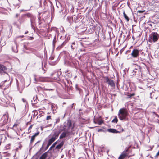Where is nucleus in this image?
<instances>
[{
	"label": "nucleus",
	"mask_w": 159,
	"mask_h": 159,
	"mask_svg": "<svg viewBox=\"0 0 159 159\" xmlns=\"http://www.w3.org/2000/svg\"><path fill=\"white\" fill-rule=\"evenodd\" d=\"M39 132H38L35 133V134H34L33 136H34V137H35L36 136H37L39 134Z\"/></svg>",
	"instance_id": "nucleus-39"
},
{
	"label": "nucleus",
	"mask_w": 159,
	"mask_h": 159,
	"mask_svg": "<svg viewBox=\"0 0 159 159\" xmlns=\"http://www.w3.org/2000/svg\"><path fill=\"white\" fill-rule=\"evenodd\" d=\"M50 145H48V144H47V146L46 148V149H47L48 148V147H49V146Z\"/></svg>",
	"instance_id": "nucleus-49"
},
{
	"label": "nucleus",
	"mask_w": 159,
	"mask_h": 159,
	"mask_svg": "<svg viewBox=\"0 0 159 159\" xmlns=\"http://www.w3.org/2000/svg\"><path fill=\"white\" fill-rule=\"evenodd\" d=\"M66 127H67L68 129H69L72 127V123L71 120H67V123L64 125Z\"/></svg>",
	"instance_id": "nucleus-10"
},
{
	"label": "nucleus",
	"mask_w": 159,
	"mask_h": 159,
	"mask_svg": "<svg viewBox=\"0 0 159 159\" xmlns=\"http://www.w3.org/2000/svg\"><path fill=\"white\" fill-rule=\"evenodd\" d=\"M131 55L132 58H137L139 55V51L136 49H134L132 51Z\"/></svg>",
	"instance_id": "nucleus-6"
},
{
	"label": "nucleus",
	"mask_w": 159,
	"mask_h": 159,
	"mask_svg": "<svg viewBox=\"0 0 159 159\" xmlns=\"http://www.w3.org/2000/svg\"><path fill=\"white\" fill-rule=\"evenodd\" d=\"M128 114L127 111L124 108H121L119 111L118 116L120 120L126 121L128 120L127 117Z\"/></svg>",
	"instance_id": "nucleus-1"
},
{
	"label": "nucleus",
	"mask_w": 159,
	"mask_h": 159,
	"mask_svg": "<svg viewBox=\"0 0 159 159\" xmlns=\"http://www.w3.org/2000/svg\"><path fill=\"white\" fill-rule=\"evenodd\" d=\"M30 9H28V10H24V9H21L20 10V12H22L23 11H28L30 10Z\"/></svg>",
	"instance_id": "nucleus-42"
},
{
	"label": "nucleus",
	"mask_w": 159,
	"mask_h": 159,
	"mask_svg": "<svg viewBox=\"0 0 159 159\" xmlns=\"http://www.w3.org/2000/svg\"><path fill=\"white\" fill-rule=\"evenodd\" d=\"M22 100L23 102H25V99L24 98H22Z\"/></svg>",
	"instance_id": "nucleus-58"
},
{
	"label": "nucleus",
	"mask_w": 159,
	"mask_h": 159,
	"mask_svg": "<svg viewBox=\"0 0 159 159\" xmlns=\"http://www.w3.org/2000/svg\"><path fill=\"white\" fill-rule=\"evenodd\" d=\"M32 126L33 125H30L29 127V128H28V129L29 130V129H30L32 128Z\"/></svg>",
	"instance_id": "nucleus-47"
},
{
	"label": "nucleus",
	"mask_w": 159,
	"mask_h": 159,
	"mask_svg": "<svg viewBox=\"0 0 159 159\" xmlns=\"http://www.w3.org/2000/svg\"><path fill=\"white\" fill-rule=\"evenodd\" d=\"M39 80L40 81H44L45 80V78L43 77H40L39 78Z\"/></svg>",
	"instance_id": "nucleus-32"
},
{
	"label": "nucleus",
	"mask_w": 159,
	"mask_h": 159,
	"mask_svg": "<svg viewBox=\"0 0 159 159\" xmlns=\"http://www.w3.org/2000/svg\"><path fill=\"white\" fill-rule=\"evenodd\" d=\"M135 94L134 93H129L128 95L127 98H131V97L134 95Z\"/></svg>",
	"instance_id": "nucleus-33"
},
{
	"label": "nucleus",
	"mask_w": 159,
	"mask_h": 159,
	"mask_svg": "<svg viewBox=\"0 0 159 159\" xmlns=\"http://www.w3.org/2000/svg\"><path fill=\"white\" fill-rule=\"evenodd\" d=\"M54 59V57H50V60H52Z\"/></svg>",
	"instance_id": "nucleus-51"
},
{
	"label": "nucleus",
	"mask_w": 159,
	"mask_h": 159,
	"mask_svg": "<svg viewBox=\"0 0 159 159\" xmlns=\"http://www.w3.org/2000/svg\"><path fill=\"white\" fill-rule=\"evenodd\" d=\"M141 72V67L140 66H138L137 68H135L132 71L133 75H138Z\"/></svg>",
	"instance_id": "nucleus-7"
},
{
	"label": "nucleus",
	"mask_w": 159,
	"mask_h": 159,
	"mask_svg": "<svg viewBox=\"0 0 159 159\" xmlns=\"http://www.w3.org/2000/svg\"><path fill=\"white\" fill-rule=\"evenodd\" d=\"M118 121V119L116 116H115V118L112 121V122L116 123Z\"/></svg>",
	"instance_id": "nucleus-31"
},
{
	"label": "nucleus",
	"mask_w": 159,
	"mask_h": 159,
	"mask_svg": "<svg viewBox=\"0 0 159 159\" xmlns=\"http://www.w3.org/2000/svg\"><path fill=\"white\" fill-rule=\"evenodd\" d=\"M35 137L34 136H32L31 137V139L30 140V144L32 143L35 139Z\"/></svg>",
	"instance_id": "nucleus-34"
},
{
	"label": "nucleus",
	"mask_w": 159,
	"mask_h": 159,
	"mask_svg": "<svg viewBox=\"0 0 159 159\" xmlns=\"http://www.w3.org/2000/svg\"><path fill=\"white\" fill-rule=\"evenodd\" d=\"M123 14L124 18L126 19L127 21H128L129 20V19L124 11L123 12Z\"/></svg>",
	"instance_id": "nucleus-27"
},
{
	"label": "nucleus",
	"mask_w": 159,
	"mask_h": 159,
	"mask_svg": "<svg viewBox=\"0 0 159 159\" xmlns=\"http://www.w3.org/2000/svg\"><path fill=\"white\" fill-rule=\"evenodd\" d=\"M55 138H51L48 141V145H51L52 143L55 141Z\"/></svg>",
	"instance_id": "nucleus-23"
},
{
	"label": "nucleus",
	"mask_w": 159,
	"mask_h": 159,
	"mask_svg": "<svg viewBox=\"0 0 159 159\" xmlns=\"http://www.w3.org/2000/svg\"><path fill=\"white\" fill-rule=\"evenodd\" d=\"M127 156V154L125 152H123L119 156L118 159H124Z\"/></svg>",
	"instance_id": "nucleus-15"
},
{
	"label": "nucleus",
	"mask_w": 159,
	"mask_h": 159,
	"mask_svg": "<svg viewBox=\"0 0 159 159\" xmlns=\"http://www.w3.org/2000/svg\"><path fill=\"white\" fill-rule=\"evenodd\" d=\"M75 104L74 103H73L72 104L71 106V108L74 109L75 108H73V106H75Z\"/></svg>",
	"instance_id": "nucleus-43"
},
{
	"label": "nucleus",
	"mask_w": 159,
	"mask_h": 159,
	"mask_svg": "<svg viewBox=\"0 0 159 159\" xmlns=\"http://www.w3.org/2000/svg\"><path fill=\"white\" fill-rule=\"evenodd\" d=\"M25 44L26 43H25L24 44V48L25 49L30 50V49L29 48H28L26 46V45Z\"/></svg>",
	"instance_id": "nucleus-36"
},
{
	"label": "nucleus",
	"mask_w": 159,
	"mask_h": 159,
	"mask_svg": "<svg viewBox=\"0 0 159 159\" xmlns=\"http://www.w3.org/2000/svg\"><path fill=\"white\" fill-rule=\"evenodd\" d=\"M67 133V132H64L62 133L61 135L60 136L59 139H61L65 138L66 136Z\"/></svg>",
	"instance_id": "nucleus-21"
},
{
	"label": "nucleus",
	"mask_w": 159,
	"mask_h": 159,
	"mask_svg": "<svg viewBox=\"0 0 159 159\" xmlns=\"http://www.w3.org/2000/svg\"><path fill=\"white\" fill-rule=\"evenodd\" d=\"M126 34H127V37L125 39H124V40L125 41L127 39L129 40L130 38V32H128V34L127 33Z\"/></svg>",
	"instance_id": "nucleus-28"
},
{
	"label": "nucleus",
	"mask_w": 159,
	"mask_h": 159,
	"mask_svg": "<svg viewBox=\"0 0 159 159\" xmlns=\"http://www.w3.org/2000/svg\"><path fill=\"white\" fill-rule=\"evenodd\" d=\"M56 42V36L55 35L54 37V38L53 40V42H52V45H53V48H55V44Z\"/></svg>",
	"instance_id": "nucleus-26"
},
{
	"label": "nucleus",
	"mask_w": 159,
	"mask_h": 159,
	"mask_svg": "<svg viewBox=\"0 0 159 159\" xmlns=\"http://www.w3.org/2000/svg\"><path fill=\"white\" fill-rule=\"evenodd\" d=\"M124 74H123V75H124L125 74V70H124Z\"/></svg>",
	"instance_id": "nucleus-61"
},
{
	"label": "nucleus",
	"mask_w": 159,
	"mask_h": 159,
	"mask_svg": "<svg viewBox=\"0 0 159 159\" xmlns=\"http://www.w3.org/2000/svg\"><path fill=\"white\" fill-rule=\"evenodd\" d=\"M30 14V13H28L26 14H22L19 18V19L18 20L19 22L21 24L27 20L26 18H29Z\"/></svg>",
	"instance_id": "nucleus-5"
},
{
	"label": "nucleus",
	"mask_w": 159,
	"mask_h": 159,
	"mask_svg": "<svg viewBox=\"0 0 159 159\" xmlns=\"http://www.w3.org/2000/svg\"><path fill=\"white\" fill-rule=\"evenodd\" d=\"M56 28L55 27H52L51 29V30H54Z\"/></svg>",
	"instance_id": "nucleus-52"
},
{
	"label": "nucleus",
	"mask_w": 159,
	"mask_h": 159,
	"mask_svg": "<svg viewBox=\"0 0 159 159\" xmlns=\"http://www.w3.org/2000/svg\"><path fill=\"white\" fill-rule=\"evenodd\" d=\"M77 62L78 63V64H79V62L78 61H77Z\"/></svg>",
	"instance_id": "nucleus-63"
},
{
	"label": "nucleus",
	"mask_w": 159,
	"mask_h": 159,
	"mask_svg": "<svg viewBox=\"0 0 159 159\" xmlns=\"http://www.w3.org/2000/svg\"><path fill=\"white\" fill-rule=\"evenodd\" d=\"M130 50H128L126 52V53L127 54V53H129L130 52Z\"/></svg>",
	"instance_id": "nucleus-54"
},
{
	"label": "nucleus",
	"mask_w": 159,
	"mask_h": 159,
	"mask_svg": "<svg viewBox=\"0 0 159 159\" xmlns=\"http://www.w3.org/2000/svg\"><path fill=\"white\" fill-rule=\"evenodd\" d=\"M144 11L139 10L138 11V12H139V13H142L144 12Z\"/></svg>",
	"instance_id": "nucleus-45"
},
{
	"label": "nucleus",
	"mask_w": 159,
	"mask_h": 159,
	"mask_svg": "<svg viewBox=\"0 0 159 159\" xmlns=\"http://www.w3.org/2000/svg\"><path fill=\"white\" fill-rule=\"evenodd\" d=\"M43 145H44V144L43 143V144L41 148H42L43 147Z\"/></svg>",
	"instance_id": "nucleus-64"
},
{
	"label": "nucleus",
	"mask_w": 159,
	"mask_h": 159,
	"mask_svg": "<svg viewBox=\"0 0 159 159\" xmlns=\"http://www.w3.org/2000/svg\"><path fill=\"white\" fill-rule=\"evenodd\" d=\"M38 25H40L42 22L41 21V17H40V14L39 13L38 16Z\"/></svg>",
	"instance_id": "nucleus-25"
},
{
	"label": "nucleus",
	"mask_w": 159,
	"mask_h": 159,
	"mask_svg": "<svg viewBox=\"0 0 159 159\" xmlns=\"http://www.w3.org/2000/svg\"><path fill=\"white\" fill-rule=\"evenodd\" d=\"M34 81H35V82H34V83H36V82L37 81V79H36V78H34Z\"/></svg>",
	"instance_id": "nucleus-53"
},
{
	"label": "nucleus",
	"mask_w": 159,
	"mask_h": 159,
	"mask_svg": "<svg viewBox=\"0 0 159 159\" xmlns=\"http://www.w3.org/2000/svg\"><path fill=\"white\" fill-rule=\"evenodd\" d=\"M159 34L155 32H152L149 35L148 38V41L149 42H155L158 39Z\"/></svg>",
	"instance_id": "nucleus-2"
},
{
	"label": "nucleus",
	"mask_w": 159,
	"mask_h": 159,
	"mask_svg": "<svg viewBox=\"0 0 159 159\" xmlns=\"http://www.w3.org/2000/svg\"><path fill=\"white\" fill-rule=\"evenodd\" d=\"M108 84L111 86V87H113L115 86L114 82L113 80H110L108 83Z\"/></svg>",
	"instance_id": "nucleus-19"
},
{
	"label": "nucleus",
	"mask_w": 159,
	"mask_h": 159,
	"mask_svg": "<svg viewBox=\"0 0 159 159\" xmlns=\"http://www.w3.org/2000/svg\"><path fill=\"white\" fill-rule=\"evenodd\" d=\"M19 15V14H16L15 16V18H17L18 16Z\"/></svg>",
	"instance_id": "nucleus-48"
},
{
	"label": "nucleus",
	"mask_w": 159,
	"mask_h": 159,
	"mask_svg": "<svg viewBox=\"0 0 159 159\" xmlns=\"http://www.w3.org/2000/svg\"><path fill=\"white\" fill-rule=\"evenodd\" d=\"M16 83L17 89L20 93H22V92L25 87V81L24 79H22L21 80V83L19 84L18 80L17 79H16Z\"/></svg>",
	"instance_id": "nucleus-3"
},
{
	"label": "nucleus",
	"mask_w": 159,
	"mask_h": 159,
	"mask_svg": "<svg viewBox=\"0 0 159 159\" xmlns=\"http://www.w3.org/2000/svg\"><path fill=\"white\" fill-rule=\"evenodd\" d=\"M123 36H124V39H125V38H125V37H126V35H123Z\"/></svg>",
	"instance_id": "nucleus-57"
},
{
	"label": "nucleus",
	"mask_w": 159,
	"mask_h": 159,
	"mask_svg": "<svg viewBox=\"0 0 159 159\" xmlns=\"http://www.w3.org/2000/svg\"><path fill=\"white\" fill-rule=\"evenodd\" d=\"M104 78H105V82H106L108 83V82L110 80V79H109V78H108V77H105Z\"/></svg>",
	"instance_id": "nucleus-35"
},
{
	"label": "nucleus",
	"mask_w": 159,
	"mask_h": 159,
	"mask_svg": "<svg viewBox=\"0 0 159 159\" xmlns=\"http://www.w3.org/2000/svg\"><path fill=\"white\" fill-rule=\"evenodd\" d=\"M38 89H39V88H41V87H37Z\"/></svg>",
	"instance_id": "nucleus-59"
},
{
	"label": "nucleus",
	"mask_w": 159,
	"mask_h": 159,
	"mask_svg": "<svg viewBox=\"0 0 159 159\" xmlns=\"http://www.w3.org/2000/svg\"><path fill=\"white\" fill-rule=\"evenodd\" d=\"M47 155L46 152H45L41 155L39 159H45L47 157Z\"/></svg>",
	"instance_id": "nucleus-24"
},
{
	"label": "nucleus",
	"mask_w": 159,
	"mask_h": 159,
	"mask_svg": "<svg viewBox=\"0 0 159 159\" xmlns=\"http://www.w3.org/2000/svg\"><path fill=\"white\" fill-rule=\"evenodd\" d=\"M7 81V80H5L4 82H2L0 84V87H1L2 89H3L5 90L7 88L9 87V85H6L5 83Z\"/></svg>",
	"instance_id": "nucleus-9"
},
{
	"label": "nucleus",
	"mask_w": 159,
	"mask_h": 159,
	"mask_svg": "<svg viewBox=\"0 0 159 159\" xmlns=\"http://www.w3.org/2000/svg\"><path fill=\"white\" fill-rule=\"evenodd\" d=\"M102 123H103V121L102 120H100V121H99L98 123V124L100 125H101Z\"/></svg>",
	"instance_id": "nucleus-46"
},
{
	"label": "nucleus",
	"mask_w": 159,
	"mask_h": 159,
	"mask_svg": "<svg viewBox=\"0 0 159 159\" xmlns=\"http://www.w3.org/2000/svg\"><path fill=\"white\" fill-rule=\"evenodd\" d=\"M38 100L37 99V97H34L33 100H31V102L32 104H35L38 102Z\"/></svg>",
	"instance_id": "nucleus-20"
},
{
	"label": "nucleus",
	"mask_w": 159,
	"mask_h": 159,
	"mask_svg": "<svg viewBox=\"0 0 159 159\" xmlns=\"http://www.w3.org/2000/svg\"><path fill=\"white\" fill-rule=\"evenodd\" d=\"M24 37V35H22V36H19V37H21V38H23Z\"/></svg>",
	"instance_id": "nucleus-55"
},
{
	"label": "nucleus",
	"mask_w": 159,
	"mask_h": 159,
	"mask_svg": "<svg viewBox=\"0 0 159 159\" xmlns=\"http://www.w3.org/2000/svg\"><path fill=\"white\" fill-rule=\"evenodd\" d=\"M29 18H30V19L31 23L30 25L31 28L35 31V25H36V18L33 14L30 13Z\"/></svg>",
	"instance_id": "nucleus-4"
},
{
	"label": "nucleus",
	"mask_w": 159,
	"mask_h": 159,
	"mask_svg": "<svg viewBox=\"0 0 159 159\" xmlns=\"http://www.w3.org/2000/svg\"><path fill=\"white\" fill-rule=\"evenodd\" d=\"M34 111L35 112L34 114V116L35 115H37L38 114V112H37V111L36 110H34L33 111V112H34Z\"/></svg>",
	"instance_id": "nucleus-40"
},
{
	"label": "nucleus",
	"mask_w": 159,
	"mask_h": 159,
	"mask_svg": "<svg viewBox=\"0 0 159 159\" xmlns=\"http://www.w3.org/2000/svg\"><path fill=\"white\" fill-rule=\"evenodd\" d=\"M77 47V45L75 42H73L72 43V44L71 46V48L72 50L75 49Z\"/></svg>",
	"instance_id": "nucleus-22"
},
{
	"label": "nucleus",
	"mask_w": 159,
	"mask_h": 159,
	"mask_svg": "<svg viewBox=\"0 0 159 159\" xmlns=\"http://www.w3.org/2000/svg\"><path fill=\"white\" fill-rule=\"evenodd\" d=\"M60 132L57 130H54L53 134L52 135V138H55V140L58 137Z\"/></svg>",
	"instance_id": "nucleus-11"
},
{
	"label": "nucleus",
	"mask_w": 159,
	"mask_h": 159,
	"mask_svg": "<svg viewBox=\"0 0 159 159\" xmlns=\"http://www.w3.org/2000/svg\"><path fill=\"white\" fill-rule=\"evenodd\" d=\"M28 31L26 32L25 33V34H27V33H28Z\"/></svg>",
	"instance_id": "nucleus-60"
},
{
	"label": "nucleus",
	"mask_w": 159,
	"mask_h": 159,
	"mask_svg": "<svg viewBox=\"0 0 159 159\" xmlns=\"http://www.w3.org/2000/svg\"><path fill=\"white\" fill-rule=\"evenodd\" d=\"M102 129H99L98 130V131L99 132L100 131H102Z\"/></svg>",
	"instance_id": "nucleus-56"
},
{
	"label": "nucleus",
	"mask_w": 159,
	"mask_h": 159,
	"mask_svg": "<svg viewBox=\"0 0 159 159\" xmlns=\"http://www.w3.org/2000/svg\"><path fill=\"white\" fill-rule=\"evenodd\" d=\"M52 76L53 75L54 76V77H53V78L54 79L59 80L60 79V75H59L58 72H56L53 74H52Z\"/></svg>",
	"instance_id": "nucleus-12"
},
{
	"label": "nucleus",
	"mask_w": 159,
	"mask_h": 159,
	"mask_svg": "<svg viewBox=\"0 0 159 159\" xmlns=\"http://www.w3.org/2000/svg\"><path fill=\"white\" fill-rule=\"evenodd\" d=\"M51 116H47L46 118V120H49V119H51Z\"/></svg>",
	"instance_id": "nucleus-41"
},
{
	"label": "nucleus",
	"mask_w": 159,
	"mask_h": 159,
	"mask_svg": "<svg viewBox=\"0 0 159 159\" xmlns=\"http://www.w3.org/2000/svg\"><path fill=\"white\" fill-rule=\"evenodd\" d=\"M67 20L68 22H69L71 24L72 22V18L71 17H68L67 18Z\"/></svg>",
	"instance_id": "nucleus-29"
},
{
	"label": "nucleus",
	"mask_w": 159,
	"mask_h": 159,
	"mask_svg": "<svg viewBox=\"0 0 159 159\" xmlns=\"http://www.w3.org/2000/svg\"><path fill=\"white\" fill-rule=\"evenodd\" d=\"M57 141H56V142H55L53 144H52V145L50 148V149H49L50 150L52 149V148H54L55 147L57 143Z\"/></svg>",
	"instance_id": "nucleus-30"
},
{
	"label": "nucleus",
	"mask_w": 159,
	"mask_h": 159,
	"mask_svg": "<svg viewBox=\"0 0 159 159\" xmlns=\"http://www.w3.org/2000/svg\"><path fill=\"white\" fill-rule=\"evenodd\" d=\"M43 90H45V91H53V89H46V88H44L43 89Z\"/></svg>",
	"instance_id": "nucleus-37"
},
{
	"label": "nucleus",
	"mask_w": 159,
	"mask_h": 159,
	"mask_svg": "<svg viewBox=\"0 0 159 159\" xmlns=\"http://www.w3.org/2000/svg\"><path fill=\"white\" fill-rule=\"evenodd\" d=\"M6 70V67L3 65L0 64V73H1L2 75L3 73L7 74Z\"/></svg>",
	"instance_id": "nucleus-8"
},
{
	"label": "nucleus",
	"mask_w": 159,
	"mask_h": 159,
	"mask_svg": "<svg viewBox=\"0 0 159 159\" xmlns=\"http://www.w3.org/2000/svg\"><path fill=\"white\" fill-rule=\"evenodd\" d=\"M63 144H64V142L62 141L59 144H58V145H57L56 146L55 148L57 149H59L63 146Z\"/></svg>",
	"instance_id": "nucleus-18"
},
{
	"label": "nucleus",
	"mask_w": 159,
	"mask_h": 159,
	"mask_svg": "<svg viewBox=\"0 0 159 159\" xmlns=\"http://www.w3.org/2000/svg\"><path fill=\"white\" fill-rule=\"evenodd\" d=\"M67 42V40H65L63 42V43L61 45L59 46L56 49L57 50H59L60 49H61V48H62L66 44Z\"/></svg>",
	"instance_id": "nucleus-16"
},
{
	"label": "nucleus",
	"mask_w": 159,
	"mask_h": 159,
	"mask_svg": "<svg viewBox=\"0 0 159 159\" xmlns=\"http://www.w3.org/2000/svg\"><path fill=\"white\" fill-rule=\"evenodd\" d=\"M107 131L109 132L113 133H120V132L114 129H107Z\"/></svg>",
	"instance_id": "nucleus-14"
},
{
	"label": "nucleus",
	"mask_w": 159,
	"mask_h": 159,
	"mask_svg": "<svg viewBox=\"0 0 159 159\" xmlns=\"http://www.w3.org/2000/svg\"><path fill=\"white\" fill-rule=\"evenodd\" d=\"M42 66H43V62H42Z\"/></svg>",
	"instance_id": "nucleus-62"
},
{
	"label": "nucleus",
	"mask_w": 159,
	"mask_h": 159,
	"mask_svg": "<svg viewBox=\"0 0 159 159\" xmlns=\"http://www.w3.org/2000/svg\"><path fill=\"white\" fill-rule=\"evenodd\" d=\"M40 141H38L34 145V146H36L38 145V144L40 143Z\"/></svg>",
	"instance_id": "nucleus-44"
},
{
	"label": "nucleus",
	"mask_w": 159,
	"mask_h": 159,
	"mask_svg": "<svg viewBox=\"0 0 159 159\" xmlns=\"http://www.w3.org/2000/svg\"><path fill=\"white\" fill-rule=\"evenodd\" d=\"M12 50L15 53L18 52L17 45L15 41H14V45L12 47Z\"/></svg>",
	"instance_id": "nucleus-13"
},
{
	"label": "nucleus",
	"mask_w": 159,
	"mask_h": 159,
	"mask_svg": "<svg viewBox=\"0 0 159 159\" xmlns=\"http://www.w3.org/2000/svg\"><path fill=\"white\" fill-rule=\"evenodd\" d=\"M51 109L54 112V111L56 110L57 108V106L55 104L52 103L51 104Z\"/></svg>",
	"instance_id": "nucleus-17"
},
{
	"label": "nucleus",
	"mask_w": 159,
	"mask_h": 159,
	"mask_svg": "<svg viewBox=\"0 0 159 159\" xmlns=\"http://www.w3.org/2000/svg\"><path fill=\"white\" fill-rule=\"evenodd\" d=\"M159 155V151H158V152L156 154V157L157 156Z\"/></svg>",
	"instance_id": "nucleus-50"
},
{
	"label": "nucleus",
	"mask_w": 159,
	"mask_h": 159,
	"mask_svg": "<svg viewBox=\"0 0 159 159\" xmlns=\"http://www.w3.org/2000/svg\"><path fill=\"white\" fill-rule=\"evenodd\" d=\"M60 121V119L59 118H57L56 119V122H55V124H56L57 123L59 122Z\"/></svg>",
	"instance_id": "nucleus-38"
}]
</instances>
